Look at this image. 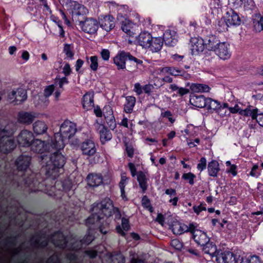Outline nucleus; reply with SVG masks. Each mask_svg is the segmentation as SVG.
Wrapping results in <instances>:
<instances>
[{
    "mask_svg": "<svg viewBox=\"0 0 263 263\" xmlns=\"http://www.w3.org/2000/svg\"><path fill=\"white\" fill-rule=\"evenodd\" d=\"M57 150L58 152L52 153L49 157L47 155L42 156V160L46 161L45 165L43 167L45 174L47 177L53 179L59 176L60 169L65 163V157L59 152L60 150Z\"/></svg>",
    "mask_w": 263,
    "mask_h": 263,
    "instance_id": "1",
    "label": "nucleus"
},
{
    "mask_svg": "<svg viewBox=\"0 0 263 263\" xmlns=\"http://www.w3.org/2000/svg\"><path fill=\"white\" fill-rule=\"evenodd\" d=\"M77 131L76 124L69 120H65L61 125L60 131L54 134L53 143L55 149H63L65 141L70 140Z\"/></svg>",
    "mask_w": 263,
    "mask_h": 263,
    "instance_id": "2",
    "label": "nucleus"
},
{
    "mask_svg": "<svg viewBox=\"0 0 263 263\" xmlns=\"http://www.w3.org/2000/svg\"><path fill=\"white\" fill-rule=\"evenodd\" d=\"M128 59L130 61H134L137 64L136 65L128 66L127 70L129 71L133 72L137 69V64H141L142 61L137 59L132 55L129 53L121 52L118 53L114 58V62L117 66L118 70L124 69L126 68V60Z\"/></svg>",
    "mask_w": 263,
    "mask_h": 263,
    "instance_id": "3",
    "label": "nucleus"
},
{
    "mask_svg": "<svg viewBox=\"0 0 263 263\" xmlns=\"http://www.w3.org/2000/svg\"><path fill=\"white\" fill-rule=\"evenodd\" d=\"M93 212H97L101 217L104 215L108 217L115 213L120 215L119 209L114 206L112 201L109 198H105L97 203L96 206L93 208Z\"/></svg>",
    "mask_w": 263,
    "mask_h": 263,
    "instance_id": "4",
    "label": "nucleus"
},
{
    "mask_svg": "<svg viewBox=\"0 0 263 263\" xmlns=\"http://www.w3.org/2000/svg\"><path fill=\"white\" fill-rule=\"evenodd\" d=\"M65 7L67 10L71 14L73 21L80 23L81 16H83L88 13V10L84 6L78 3L76 1L68 0L65 4Z\"/></svg>",
    "mask_w": 263,
    "mask_h": 263,
    "instance_id": "5",
    "label": "nucleus"
},
{
    "mask_svg": "<svg viewBox=\"0 0 263 263\" xmlns=\"http://www.w3.org/2000/svg\"><path fill=\"white\" fill-rule=\"evenodd\" d=\"M27 99V91L23 88H14L7 92V99L11 104L19 105L23 103Z\"/></svg>",
    "mask_w": 263,
    "mask_h": 263,
    "instance_id": "6",
    "label": "nucleus"
},
{
    "mask_svg": "<svg viewBox=\"0 0 263 263\" xmlns=\"http://www.w3.org/2000/svg\"><path fill=\"white\" fill-rule=\"evenodd\" d=\"M54 140L48 139L46 142L39 139L34 140L30 144L31 150L36 153H43L44 152L55 149L53 143Z\"/></svg>",
    "mask_w": 263,
    "mask_h": 263,
    "instance_id": "7",
    "label": "nucleus"
},
{
    "mask_svg": "<svg viewBox=\"0 0 263 263\" xmlns=\"http://www.w3.org/2000/svg\"><path fill=\"white\" fill-rule=\"evenodd\" d=\"M240 22V17L233 10L228 12L224 21L221 22V26H219V31H228L229 27L239 25Z\"/></svg>",
    "mask_w": 263,
    "mask_h": 263,
    "instance_id": "8",
    "label": "nucleus"
},
{
    "mask_svg": "<svg viewBox=\"0 0 263 263\" xmlns=\"http://www.w3.org/2000/svg\"><path fill=\"white\" fill-rule=\"evenodd\" d=\"M5 134V130H0V150L4 153H7L12 151L15 145L12 138L6 136Z\"/></svg>",
    "mask_w": 263,
    "mask_h": 263,
    "instance_id": "9",
    "label": "nucleus"
},
{
    "mask_svg": "<svg viewBox=\"0 0 263 263\" xmlns=\"http://www.w3.org/2000/svg\"><path fill=\"white\" fill-rule=\"evenodd\" d=\"M79 25L84 32L90 34L96 33L99 28L97 20L93 18H86L84 21H80Z\"/></svg>",
    "mask_w": 263,
    "mask_h": 263,
    "instance_id": "10",
    "label": "nucleus"
},
{
    "mask_svg": "<svg viewBox=\"0 0 263 263\" xmlns=\"http://www.w3.org/2000/svg\"><path fill=\"white\" fill-rule=\"evenodd\" d=\"M191 233L195 241L199 245L204 246L210 241V238L207 236L206 233L200 230L196 229L193 223L190 224Z\"/></svg>",
    "mask_w": 263,
    "mask_h": 263,
    "instance_id": "11",
    "label": "nucleus"
},
{
    "mask_svg": "<svg viewBox=\"0 0 263 263\" xmlns=\"http://www.w3.org/2000/svg\"><path fill=\"white\" fill-rule=\"evenodd\" d=\"M217 263H239V260L233 253L227 252L217 253L215 256Z\"/></svg>",
    "mask_w": 263,
    "mask_h": 263,
    "instance_id": "12",
    "label": "nucleus"
},
{
    "mask_svg": "<svg viewBox=\"0 0 263 263\" xmlns=\"http://www.w3.org/2000/svg\"><path fill=\"white\" fill-rule=\"evenodd\" d=\"M33 139V134L28 130L24 129L18 135L17 140L20 146L27 147L30 145Z\"/></svg>",
    "mask_w": 263,
    "mask_h": 263,
    "instance_id": "13",
    "label": "nucleus"
},
{
    "mask_svg": "<svg viewBox=\"0 0 263 263\" xmlns=\"http://www.w3.org/2000/svg\"><path fill=\"white\" fill-rule=\"evenodd\" d=\"M80 148L83 155L89 157L93 156L97 152L95 144L90 139H87L82 142L81 144Z\"/></svg>",
    "mask_w": 263,
    "mask_h": 263,
    "instance_id": "14",
    "label": "nucleus"
},
{
    "mask_svg": "<svg viewBox=\"0 0 263 263\" xmlns=\"http://www.w3.org/2000/svg\"><path fill=\"white\" fill-rule=\"evenodd\" d=\"M51 240L55 246L60 248H64L66 247H68L70 249H78V248L73 245L71 246H68L67 245L68 243V241L66 240L65 237L61 233L57 232L54 234L51 238Z\"/></svg>",
    "mask_w": 263,
    "mask_h": 263,
    "instance_id": "15",
    "label": "nucleus"
},
{
    "mask_svg": "<svg viewBox=\"0 0 263 263\" xmlns=\"http://www.w3.org/2000/svg\"><path fill=\"white\" fill-rule=\"evenodd\" d=\"M229 46L226 42H220L214 51L221 59L227 60L231 57Z\"/></svg>",
    "mask_w": 263,
    "mask_h": 263,
    "instance_id": "16",
    "label": "nucleus"
},
{
    "mask_svg": "<svg viewBox=\"0 0 263 263\" xmlns=\"http://www.w3.org/2000/svg\"><path fill=\"white\" fill-rule=\"evenodd\" d=\"M36 117V114L34 112L22 111L18 114L17 121L20 123L29 125L33 122Z\"/></svg>",
    "mask_w": 263,
    "mask_h": 263,
    "instance_id": "17",
    "label": "nucleus"
},
{
    "mask_svg": "<svg viewBox=\"0 0 263 263\" xmlns=\"http://www.w3.org/2000/svg\"><path fill=\"white\" fill-rule=\"evenodd\" d=\"M193 53H199L205 48L204 40L200 37H192L190 40Z\"/></svg>",
    "mask_w": 263,
    "mask_h": 263,
    "instance_id": "18",
    "label": "nucleus"
},
{
    "mask_svg": "<svg viewBox=\"0 0 263 263\" xmlns=\"http://www.w3.org/2000/svg\"><path fill=\"white\" fill-rule=\"evenodd\" d=\"M87 184L92 187H97L103 183V177L100 174L91 173L87 177Z\"/></svg>",
    "mask_w": 263,
    "mask_h": 263,
    "instance_id": "19",
    "label": "nucleus"
},
{
    "mask_svg": "<svg viewBox=\"0 0 263 263\" xmlns=\"http://www.w3.org/2000/svg\"><path fill=\"white\" fill-rule=\"evenodd\" d=\"M160 71L164 73H169L170 74L175 77L180 76H183L185 78L190 77L189 74L186 73L185 71L174 67H165L162 68Z\"/></svg>",
    "mask_w": 263,
    "mask_h": 263,
    "instance_id": "20",
    "label": "nucleus"
},
{
    "mask_svg": "<svg viewBox=\"0 0 263 263\" xmlns=\"http://www.w3.org/2000/svg\"><path fill=\"white\" fill-rule=\"evenodd\" d=\"M206 100L203 95H193L190 96V103L196 107L203 108L206 106Z\"/></svg>",
    "mask_w": 263,
    "mask_h": 263,
    "instance_id": "21",
    "label": "nucleus"
},
{
    "mask_svg": "<svg viewBox=\"0 0 263 263\" xmlns=\"http://www.w3.org/2000/svg\"><path fill=\"white\" fill-rule=\"evenodd\" d=\"M137 40L140 46L147 48V46H149V43L152 40V36L149 33L144 31L140 33Z\"/></svg>",
    "mask_w": 263,
    "mask_h": 263,
    "instance_id": "22",
    "label": "nucleus"
},
{
    "mask_svg": "<svg viewBox=\"0 0 263 263\" xmlns=\"http://www.w3.org/2000/svg\"><path fill=\"white\" fill-rule=\"evenodd\" d=\"M100 26L107 31H110L115 27L114 18L110 16H105L100 22Z\"/></svg>",
    "mask_w": 263,
    "mask_h": 263,
    "instance_id": "23",
    "label": "nucleus"
},
{
    "mask_svg": "<svg viewBox=\"0 0 263 263\" xmlns=\"http://www.w3.org/2000/svg\"><path fill=\"white\" fill-rule=\"evenodd\" d=\"M163 44V40L160 37H153L149 43V46H147L153 52H157L160 51Z\"/></svg>",
    "mask_w": 263,
    "mask_h": 263,
    "instance_id": "24",
    "label": "nucleus"
},
{
    "mask_svg": "<svg viewBox=\"0 0 263 263\" xmlns=\"http://www.w3.org/2000/svg\"><path fill=\"white\" fill-rule=\"evenodd\" d=\"M204 40L205 47L209 50L214 51L220 43L218 39L215 35L208 36Z\"/></svg>",
    "mask_w": 263,
    "mask_h": 263,
    "instance_id": "25",
    "label": "nucleus"
},
{
    "mask_svg": "<svg viewBox=\"0 0 263 263\" xmlns=\"http://www.w3.org/2000/svg\"><path fill=\"white\" fill-rule=\"evenodd\" d=\"M31 158L28 156H20L15 161L17 169L21 171L25 170L29 166Z\"/></svg>",
    "mask_w": 263,
    "mask_h": 263,
    "instance_id": "26",
    "label": "nucleus"
},
{
    "mask_svg": "<svg viewBox=\"0 0 263 263\" xmlns=\"http://www.w3.org/2000/svg\"><path fill=\"white\" fill-rule=\"evenodd\" d=\"M97 128L99 132L100 140L102 144H104L111 139L112 135L111 133L103 125L98 124Z\"/></svg>",
    "mask_w": 263,
    "mask_h": 263,
    "instance_id": "27",
    "label": "nucleus"
},
{
    "mask_svg": "<svg viewBox=\"0 0 263 263\" xmlns=\"http://www.w3.org/2000/svg\"><path fill=\"white\" fill-rule=\"evenodd\" d=\"M172 231L174 234L180 235L185 232H191L190 224L187 226L179 222H175L172 226Z\"/></svg>",
    "mask_w": 263,
    "mask_h": 263,
    "instance_id": "28",
    "label": "nucleus"
},
{
    "mask_svg": "<svg viewBox=\"0 0 263 263\" xmlns=\"http://www.w3.org/2000/svg\"><path fill=\"white\" fill-rule=\"evenodd\" d=\"M82 105L85 109H91L94 106L93 94L89 92L85 93L83 97Z\"/></svg>",
    "mask_w": 263,
    "mask_h": 263,
    "instance_id": "29",
    "label": "nucleus"
},
{
    "mask_svg": "<svg viewBox=\"0 0 263 263\" xmlns=\"http://www.w3.org/2000/svg\"><path fill=\"white\" fill-rule=\"evenodd\" d=\"M48 129L47 124L42 121L37 120L33 124V130L36 135H42L45 133Z\"/></svg>",
    "mask_w": 263,
    "mask_h": 263,
    "instance_id": "30",
    "label": "nucleus"
},
{
    "mask_svg": "<svg viewBox=\"0 0 263 263\" xmlns=\"http://www.w3.org/2000/svg\"><path fill=\"white\" fill-rule=\"evenodd\" d=\"M202 246L203 247L202 250L205 253L209 254L212 257L215 258V256L217 254V247L212 242H209Z\"/></svg>",
    "mask_w": 263,
    "mask_h": 263,
    "instance_id": "31",
    "label": "nucleus"
},
{
    "mask_svg": "<svg viewBox=\"0 0 263 263\" xmlns=\"http://www.w3.org/2000/svg\"><path fill=\"white\" fill-rule=\"evenodd\" d=\"M190 89L194 92H208L211 89L210 87L206 84L198 83L192 84Z\"/></svg>",
    "mask_w": 263,
    "mask_h": 263,
    "instance_id": "32",
    "label": "nucleus"
},
{
    "mask_svg": "<svg viewBox=\"0 0 263 263\" xmlns=\"http://www.w3.org/2000/svg\"><path fill=\"white\" fill-rule=\"evenodd\" d=\"M208 170L209 175L216 177L220 170L219 163L216 160H212L208 164Z\"/></svg>",
    "mask_w": 263,
    "mask_h": 263,
    "instance_id": "33",
    "label": "nucleus"
},
{
    "mask_svg": "<svg viewBox=\"0 0 263 263\" xmlns=\"http://www.w3.org/2000/svg\"><path fill=\"white\" fill-rule=\"evenodd\" d=\"M176 32L170 30H166L163 34V40L167 45H173L176 41Z\"/></svg>",
    "mask_w": 263,
    "mask_h": 263,
    "instance_id": "34",
    "label": "nucleus"
},
{
    "mask_svg": "<svg viewBox=\"0 0 263 263\" xmlns=\"http://www.w3.org/2000/svg\"><path fill=\"white\" fill-rule=\"evenodd\" d=\"M137 180L143 192H145L147 188V178L145 174L141 171L137 173Z\"/></svg>",
    "mask_w": 263,
    "mask_h": 263,
    "instance_id": "35",
    "label": "nucleus"
},
{
    "mask_svg": "<svg viewBox=\"0 0 263 263\" xmlns=\"http://www.w3.org/2000/svg\"><path fill=\"white\" fill-rule=\"evenodd\" d=\"M126 103L124 105V110L127 113H130L133 109L136 102V98L133 96H127L126 98Z\"/></svg>",
    "mask_w": 263,
    "mask_h": 263,
    "instance_id": "36",
    "label": "nucleus"
},
{
    "mask_svg": "<svg viewBox=\"0 0 263 263\" xmlns=\"http://www.w3.org/2000/svg\"><path fill=\"white\" fill-rule=\"evenodd\" d=\"M102 219L103 217H101L97 212H93V213L86 219V224L88 227H90Z\"/></svg>",
    "mask_w": 263,
    "mask_h": 263,
    "instance_id": "37",
    "label": "nucleus"
},
{
    "mask_svg": "<svg viewBox=\"0 0 263 263\" xmlns=\"http://www.w3.org/2000/svg\"><path fill=\"white\" fill-rule=\"evenodd\" d=\"M254 28L256 31L260 32L263 30V16L260 14L256 15L253 20Z\"/></svg>",
    "mask_w": 263,
    "mask_h": 263,
    "instance_id": "38",
    "label": "nucleus"
},
{
    "mask_svg": "<svg viewBox=\"0 0 263 263\" xmlns=\"http://www.w3.org/2000/svg\"><path fill=\"white\" fill-rule=\"evenodd\" d=\"M257 111V108L251 109V107L249 106L245 109H240L239 114L246 117L251 116L253 119H255Z\"/></svg>",
    "mask_w": 263,
    "mask_h": 263,
    "instance_id": "39",
    "label": "nucleus"
},
{
    "mask_svg": "<svg viewBox=\"0 0 263 263\" xmlns=\"http://www.w3.org/2000/svg\"><path fill=\"white\" fill-rule=\"evenodd\" d=\"M121 28L122 30L129 36L134 35L133 26L131 22L126 21L123 22Z\"/></svg>",
    "mask_w": 263,
    "mask_h": 263,
    "instance_id": "40",
    "label": "nucleus"
},
{
    "mask_svg": "<svg viewBox=\"0 0 263 263\" xmlns=\"http://www.w3.org/2000/svg\"><path fill=\"white\" fill-rule=\"evenodd\" d=\"M216 112L221 117L229 116L228 103H224L220 105Z\"/></svg>",
    "mask_w": 263,
    "mask_h": 263,
    "instance_id": "41",
    "label": "nucleus"
},
{
    "mask_svg": "<svg viewBox=\"0 0 263 263\" xmlns=\"http://www.w3.org/2000/svg\"><path fill=\"white\" fill-rule=\"evenodd\" d=\"M221 104L216 100L212 99L211 98H207L206 102V106L208 109H213L216 111Z\"/></svg>",
    "mask_w": 263,
    "mask_h": 263,
    "instance_id": "42",
    "label": "nucleus"
},
{
    "mask_svg": "<svg viewBox=\"0 0 263 263\" xmlns=\"http://www.w3.org/2000/svg\"><path fill=\"white\" fill-rule=\"evenodd\" d=\"M63 50L67 58L70 59H72L74 53L72 51L71 45L67 44H65Z\"/></svg>",
    "mask_w": 263,
    "mask_h": 263,
    "instance_id": "43",
    "label": "nucleus"
},
{
    "mask_svg": "<svg viewBox=\"0 0 263 263\" xmlns=\"http://www.w3.org/2000/svg\"><path fill=\"white\" fill-rule=\"evenodd\" d=\"M127 180V178L125 176H122L121 180L119 183V187L121 190V196L123 198L125 197V191L124 188L125 186L126 182Z\"/></svg>",
    "mask_w": 263,
    "mask_h": 263,
    "instance_id": "44",
    "label": "nucleus"
},
{
    "mask_svg": "<svg viewBox=\"0 0 263 263\" xmlns=\"http://www.w3.org/2000/svg\"><path fill=\"white\" fill-rule=\"evenodd\" d=\"M195 175L192 173H184L182 175V178L185 180L188 181L191 185H193L194 183V178Z\"/></svg>",
    "mask_w": 263,
    "mask_h": 263,
    "instance_id": "45",
    "label": "nucleus"
},
{
    "mask_svg": "<svg viewBox=\"0 0 263 263\" xmlns=\"http://www.w3.org/2000/svg\"><path fill=\"white\" fill-rule=\"evenodd\" d=\"M90 67L93 71H96L98 69V57L97 56H92L90 58Z\"/></svg>",
    "mask_w": 263,
    "mask_h": 263,
    "instance_id": "46",
    "label": "nucleus"
},
{
    "mask_svg": "<svg viewBox=\"0 0 263 263\" xmlns=\"http://www.w3.org/2000/svg\"><path fill=\"white\" fill-rule=\"evenodd\" d=\"M103 115L105 120L109 118L114 117L113 111L109 106L104 107L103 109Z\"/></svg>",
    "mask_w": 263,
    "mask_h": 263,
    "instance_id": "47",
    "label": "nucleus"
},
{
    "mask_svg": "<svg viewBox=\"0 0 263 263\" xmlns=\"http://www.w3.org/2000/svg\"><path fill=\"white\" fill-rule=\"evenodd\" d=\"M171 245L175 249L179 250H181L183 247L182 243L177 239L172 240Z\"/></svg>",
    "mask_w": 263,
    "mask_h": 263,
    "instance_id": "48",
    "label": "nucleus"
},
{
    "mask_svg": "<svg viewBox=\"0 0 263 263\" xmlns=\"http://www.w3.org/2000/svg\"><path fill=\"white\" fill-rule=\"evenodd\" d=\"M142 203L144 207L147 209L151 212H153V208L151 205L149 199L146 196H144L142 199Z\"/></svg>",
    "mask_w": 263,
    "mask_h": 263,
    "instance_id": "49",
    "label": "nucleus"
},
{
    "mask_svg": "<svg viewBox=\"0 0 263 263\" xmlns=\"http://www.w3.org/2000/svg\"><path fill=\"white\" fill-rule=\"evenodd\" d=\"M206 160L204 157H202L199 163L197 165V168L200 172H202L203 170L206 168Z\"/></svg>",
    "mask_w": 263,
    "mask_h": 263,
    "instance_id": "50",
    "label": "nucleus"
},
{
    "mask_svg": "<svg viewBox=\"0 0 263 263\" xmlns=\"http://www.w3.org/2000/svg\"><path fill=\"white\" fill-rule=\"evenodd\" d=\"M106 123L108 125L109 128L111 130H114L116 127V123L114 116L112 118H109L106 119Z\"/></svg>",
    "mask_w": 263,
    "mask_h": 263,
    "instance_id": "51",
    "label": "nucleus"
},
{
    "mask_svg": "<svg viewBox=\"0 0 263 263\" xmlns=\"http://www.w3.org/2000/svg\"><path fill=\"white\" fill-rule=\"evenodd\" d=\"M54 87L53 85H50L47 86L44 89V96L46 98L49 97L53 92Z\"/></svg>",
    "mask_w": 263,
    "mask_h": 263,
    "instance_id": "52",
    "label": "nucleus"
},
{
    "mask_svg": "<svg viewBox=\"0 0 263 263\" xmlns=\"http://www.w3.org/2000/svg\"><path fill=\"white\" fill-rule=\"evenodd\" d=\"M154 88V85L151 84H148L144 85L143 87V89L145 93L149 95L152 91V90Z\"/></svg>",
    "mask_w": 263,
    "mask_h": 263,
    "instance_id": "53",
    "label": "nucleus"
},
{
    "mask_svg": "<svg viewBox=\"0 0 263 263\" xmlns=\"http://www.w3.org/2000/svg\"><path fill=\"white\" fill-rule=\"evenodd\" d=\"M121 224H122V227L123 229L124 230V231H127L129 230V229L130 228V226L129 224L128 220L127 219L123 218L122 219Z\"/></svg>",
    "mask_w": 263,
    "mask_h": 263,
    "instance_id": "54",
    "label": "nucleus"
},
{
    "mask_svg": "<svg viewBox=\"0 0 263 263\" xmlns=\"http://www.w3.org/2000/svg\"><path fill=\"white\" fill-rule=\"evenodd\" d=\"M101 55L104 61H108L110 57V52L107 49H103L101 52Z\"/></svg>",
    "mask_w": 263,
    "mask_h": 263,
    "instance_id": "55",
    "label": "nucleus"
},
{
    "mask_svg": "<svg viewBox=\"0 0 263 263\" xmlns=\"http://www.w3.org/2000/svg\"><path fill=\"white\" fill-rule=\"evenodd\" d=\"M126 151L127 152L128 157L132 158L134 155V148L130 145H128L127 143L125 144Z\"/></svg>",
    "mask_w": 263,
    "mask_h": 263,
    "instance_id": "56",
    "label": "nucleus"
},
{
    "mask_svg": "<svg viewBox=\"0 0 263 263\" xmlns=\"http://www.w3.org/2000/svg\"><path fill=\"white\" fill-rule=\"evenodd\" d=\"M134 90L138 95H140L142 93V88L140 83H136L135 84Z\"/></svg>",
    "mask_w": 263,
    "mask_h": 263,
    "instance_id": "57",
    "label": "nucleus"
},
{
    "mask_svg": "<svg viewBox=\"0 0 263 263\" xmlns=\"http://www.w3.org/2000/svg\"><path fill=\"white\" fill-rule=\"evenodd\" d=\"M108 223L107 222H105V223H103L102 225L100 226V231L103 234H105L107 233L108 231Z\"/></svg>",
    "mask_w": 263,
    "mask_h": 263,
    "instance_id": "58",
    "label": "nucleus"
},
{
    "mask_svg": "<svg viewBox=\"0 0 263 263\" xmlns=\"http://www.w3.org/2000/svg\"><path fill=\"white\" fill-rule=\"evenodd\" d=\"M247 263H261V262L258 256H253L247 260Z\"/></svg>",
    "mask_w": 263,
    "mask_h": 263,
    "instance_id": "59",
    "label": "nucleus"
},
{
    "mask_svg": "<svg viewBox=\"0 0 263 263\" xmlns=\"http://www.w3.org/2000/svg\"><path fill=\"white\" fill-rule=\"evenodd\" d=\"M228 110L229 114L230 113L235 114L237 112H239L240 114V108L238 105H235L234 107H229Z\"/></svg>",
    "mask_w": 263,
    "mask_h": 263,
    "instance_id": "60",
    "label": "nucleus"
},
{
    "mask_svg": "<svg viewBox=\"0 0 263 263\" xmlns=\"http://www.w3.org/2000/svg\"><path fill=\"white\" fill-rule=\"evenodd\" d=\"M63 72L64 73L65 76H68L71 73V68L69 64H66L63 68Z\"/></svg>",
    "mask_w": 263,
    "mask_h": 263,
    "instance_id": "61",
    "label": "nucleus"
},
{
    "mask_svg": "<svg viewBox=\"0 0 263 263\" xmlns=\"http://www.w3.org/2000/svg\"><path fill=\"white\" fill-rule=\"evenodd\" d=\"M48 263H60V259L57 255H54L48 260Z\"/></svg>",
    "mask_w": 263,
    "mask_h": 263,
    "instance_id": "62",
    "label": "nucleus"
},
{
    "mask_svg": "<svg viewBox=\"0 0 263 263\" xmlns=\"http://www.w3.org/2000/svg\"><path fill=\"white\" fill-rule=\"evenodd\" d=\"M257 117H255V119L256 120L258 123L261 126L263 127V113L256 114Z\"/></svg>",
    "mask_w": 263,
    "mask_h": 263,
    "instance_id": "63",
    "label": "nucleus"
},
{
    "mask_svg": "<svg viewBox=\"0 0 263 263\" xmlns=\"http://www.w3.org/2000/svg\"><path fill=\"white\" fill-rule=\"evenodd\" d=\"M114 263H124V260L121 255H116L113 259Z\"/></svg>",
    "mask_w": 263,
    "mask_h": 263,
    "instance_id": "64",
    "label": "nucleus"
}]
</instances>
